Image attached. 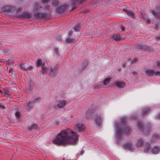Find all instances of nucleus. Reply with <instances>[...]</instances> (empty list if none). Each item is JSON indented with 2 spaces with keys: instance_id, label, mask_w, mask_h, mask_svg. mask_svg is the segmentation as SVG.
<instances>
[{
  "instance_id": "nucleus-54",
  "label": "nucleus",
  "mask_w": 160,
  "mask_h": 160,
  "mask_svg": "<svg viewBox=\"0 0 160 160\" xmlns=\"http://www.w3.org/2000/svg\"><path fill=\"white\" fill-rule=\"evenodd\" d=\"M0 93H2V91H1L0 90Z\"/></svg>"
},
{
  "instance_id": "nucleus-17",
  "label": "nucleus",
  "mask_w": 160,
  "mask_h": 160,
  "mask_svg": "<svg viewBox=\"0 0 160 160\" xmlns=\"http://www.w3.org/2000/svg\"><path fill=\"white\" fill-rule=\"evenodd\" d=\"M111 38L112 40H114L116 41H119L121 39L120 36L118 34L113 35Z\"/></svg>"
},
{
  "instance_id": "nucleus-38",
  "label": "nucleus",
  "mask_w": 160,
  "mask_h": 160,
  "mask_svg": "<svg viewBox=\"0 0 160 160\" xmlns=\"http://www.w3.org/2000/svg\"><path fill=\"white\" fill-rule=\"evenodd\" d=\"M50 9V7L48 6L47 5L44 8V11H46V10H48L49 11Z\"/></svg>"
},
{
  "instance_id": "nucleus-8",
  "label": "nucleus",
  "mask_w": 160,
  "mask_h": 160,
  "mask_svg": "<svg viewBox=\"0 0 160 160\" xmlns=\"http://www.w3.org/2000/svg\"><path fill=\"white\" fill-rule=\"evenodd\" d=\"M50 75L52 76H55L58 73V69L56 67L53 68L51 67L49 68Z\"/></svg>"
},
{
  "instance_id": "nucleus-7",
  "label": "nucleus",
  "mask_w": 160,
  "mask_h": 160,
  "mask_svg": "<svg viewBox=\"0 0 160 160\" xmlns=\"http://www.w3.org/2000/svg\"><path fill=\"white\" fill-rule=\"evenodd\" d=\"M34 16L36 19H43L47 18L48 15L46 13H35Z\"/></svg>"
},
{
  "instance_id": "nucleus-44",
  "label": "nucleus",
  "mask_w": 160,
  "mask_h": 160,
  "mask_svg": "<svg viewBox=\"0 0 160 160\" xmlns=\"http://www.w3.org/2000/svg\"><path fill=\"white\" fill-rule=\"evenodd\" d=\"M87 63L85 64L83 66V69H85V68H87Z\"/></svg>"
},
{
  "instance_id": "nucleus-48",
  "label": "nucleus",
  "mask_w": 160,
  "mask_h": 160,
  "mask_svg": "<svg viewBox=\"0 0 160 160\" xmlns=\"http://www.w3.org/2000/svg\"><path fill=\"white\" fill-rule=\"evenodd\" d=\"M69 35H71L72 34V32H70L69 33Z\"/></svg>"
},
{
  "instance_id": "nucleus-6",
  "label": "nucleus",
  "mask_w": 160,
  "mask_h": 160,
  "mask_svg": "<svg viewBox=\"0 0 160 160\" xmlns=\"http://www.w3.org/2000/svg\"><path fill=\"white\" fill-rule=\"evenodd\" d=\"M93 122L94 124H95L97 127L100 126L101 123L102 122L101 117L98 115L94 116L93 118Z\"/></svg>"
},
{
  "instance_id": "nucleus-19",
  "label": "nucleus",
  "mask_w": 160,
  "mask_h": 160,
  "mask_svg": "<svg viewBox=\"0 0 160 160\" xmlns=\"http://www.w3.org/2000/svg\"><path fill=\"white\" fill-rule=\"evenodd\" d=\"M150 148V145L148 144H146L144 146V151L146 152H148Z\"/></svg>"
},
{
  "instance_id": "nucleus-10",
  "label": "nucleus",
  "mask_w": 160,
  "mask_h": 160,
  "mask_svg": "<svg viewBox=\"0 0 160 160\" xmlns=\"http://www.w3.org/2000/svg\"><path fill=\"white\" fill-rule=\"evenodd\" d=\"M20 18H29L31 17V15L30 13L26 12H24L22 14L19 16H17Z\"/></svg>"
},
{
  "instance_id": "nucleus-28",
  "label": "nucleus",
  "mask_w": 160,
  "mask_h": 160,
  "mask_svg": "<svg viewBox=\"0 0 160 160\" xmlns=\"http://www.w3.org/2000/svg\"><path fill=\"white\" fill-rule=\"evenodd\" d=\"M37 127V126L35 124H32V126H29L28 129L30 130L34 128H36Z\"/></svg>"
},
{
  "instance_id": "nucleus-47",
  "label": "nucleus",
  "mask_w": 160,
  "mask_h": 160,
  "mask_svg": "<svg viewBox=\"0 0 160 160\" xmlns=\"http://www.w3.org/2000/svg\"><path fill=\"white\" fill-rule=\"evenodd\" d=\"M157 73H158V76H160V71H157Z\"/></svg>"
},
{
  "instance_id": "nucleus-15",
  "label": "nucleus",
  "mask_w": 160,
  "mask_h": 160,
  "mask_svg": "<svg viewBox=\"0 0 160 160\" xmlns=\"http://www.w3.org/2000/svg\"><path fill=\"white\" fill-rule=\"evenodd\" d=\"M27 65H25L24 63H20L18 66V68L20 69L22 71H26L27 70Z\"/></svg>"
},
{
  "instance_id": "nucleus-29",
  "label": "nucleus",
  "mask_w": 160,
  "mask_h": 160,
  "mask_svg": "<svg viewBox=\"0 0 160 160\" xmlns=\"http://www.w3.org/2000/svg\"><path fill=\"white\" fill-rule=\"evenodd\" d=\"M52 3L54 6H56L58 4V2L57 0H54L52 1Z\"/></svg>"
},
{
  "instance_id": "nucleus-52",
  "label": "nucleus",
  "mask_w": 160,
  "mask_h": 160,
  "mask_svg": "<svg viewBox=\"0 0 160 160\" xmlns=\"http://www.w3.org/2000/svg\"><path fill=\"white\" fill-rule=\"evenodd\" d=\"M125 118H122V120L123 121H124L125 120Z\"/></svg>"
},
{
  "instance_id": "nucleus-14",
  "label": "nucleus",
  "mask_w": 160,
  "mask_h": 160,
  "mask_svg": "<svg viewBox=\"0 0 160 160\" xmlns=\"http://www.w3.org/2000/svg\"><path fill=\"white\" fill-rule=\"evenodd\" d=\"M115 85L119 88H122L124 87L125 85V83L122 82H117L115 83Z\"/></svg>"
},
{
  "instance_id": "nucleus-46",
  "label": "nucleus",
  "mask_w": 160,
  "mask_h": 160,
  "mask_svg": "<svg viewBox=\"0 0 160 160\" xmlns=\"http://www.w3.org/2000/svg\"><path fill=\"white\" fill-rule=\"evenodd\" d=\"M157 118H158V119H160V113L159 114H158L157 116Z\"/></svg>"
},
{
  "instance_id": "nucleus-51",
  "label": "nucleus",
  "mask_w": 160,
  "mask_h": 160,
  "mask_svg": "<svg viewBox=\"0 0 160 160\" xmlns=\"http://www.w3.org/2000/svg\"><path fill=\"white\" fill-rule=\"evenodd\" d=\"M134 118H136V116H135L134 115V116H133L132 117V119H134Z\"/></svg>"
},
{
  "instance_id": "nucleus-39",
  "label": "nucleus",
  "mask_w": 160,
  "mask_h": 160,
  "mask_svg": "<svg viewBox=\"0 0 160 160\" xmlns=\"http://www.w3.org/2000/svg\"><path fill=\"white\" fill-rule=\"evenodd\" d=\"M158 138V135L156 134H155L153 136V140L155 138Z\"/></svg>"
},
{
  "instance_id": "nucleus-12",
  "label": "nucleus",
  "mask_w": 160,
  "mask_h": 160,
  "mask_svg": "<svg viewBox=\"0 0 160 160\" xmlns=\"http://www.w3.org/2000/svg\"><path fill=\"white\" fill-rule=\"evenodd\" d=\"M49 70L48 68L43 64L42 65L41 67V72L42 74H46L48 72V70Z\"/></svg>"
},
{
  "instance_id": "nucleus-1",
  "label": "nucleus",
  "mask_w": 160,
  "mask_h": 160,
  "mask_svg": "<svg viewBox=\"0 0 160 160\" xmlns=\"http://www.w3.org/2000/svg\"><path fill=\"white\" fill-rule=\"evenodd\" d=\"M74 129L68 128L62 130L60 132L53 140L55 144H65L68 143L77 144L79 141L77 132H80L85 129V126L82 123H76Z\"/></svg>"
},
{
  "instance_id": "nucleus-41",
  "label": "nucleus",
  "mask_w": 160,
  "mask_h": 160,
  "mask_svg": "<svg viewBox=\"0 0 160 160\" xmlns=\"http://www.w3.org/2000/svg\"><path fill=\"white\" fill-rule=\"evenodd\" d=\"M8 64H10L12 63H13V61H12V60H10V59L8 61Z\"/></svg>"
},
{
  "instance_id": "nucleus-22",
  "label": "nucleus",
  "mask_w": 160,
  "mask_h": 160,
  "mask_svg": "<svg viewBox=\"0 0 160 160\" xmlns=\"http://www.w3.org/2000/svg\"><path fill=\"white\" fill-rule=\"evenodd\" d=\"M66 42L67 43H71L74 42V40L73 38H70L69 37H68L66 40Z\"/></svg>"
},
{
  "instance_id": "nucleus-40",
  "label": "nucleus",
  "mask_w": 160,
  "mask_h": 160,
  "mask_svg": "<svg viewBox=\"0 0 160 160\" xmlns=\"http://www.w3.org/2000/svg\"><path fill=\"white\" fill-rule=\"evenodd\" d=\"M157 66L160 68V61H158L157 62Z\"/></svg>"
},
{
  "instance_id": "nucleus-50",
  "label": "nucleus",
  "mask_w": 160,
  "mask_h": 160,
  "mask_svg": "<svg viewBox=\"0 0 160 160\" xmlns=\"http://www.w3.org/2000/svg\"><path fill=\"white\" fill-rule=\"evenodd\" d=\"M138 47L139 48H142V47L140 45Z\"/></svg>"
},
{
  "instance_id": "nucleus-49",
  "label": "nucleus",
  "mask_w": 160,
  "mask_h": 160,
  "mask_svg": "<svg viewBox=\"0 0 160 160\" xmlns=\"http://www.w3.org/2000/svg\"><path fill=\"white\" fill-rule=\"evenodd\" d=\"M12 69H9L8 71V72H12Z\"/></svg>"
},
{
  "instance_id": "nucleus-24",
  "label": "nucleus",
  "mask_w": 160,
  "mask_h": 160,
  "mask_svg": "<svg viewBox=\"0 0 160 160\" xmlns=\"http://www.w3.org/2000/svg\"><path fill=\"white\" fill-rule=\"evenodd\" d=\"M110 80V78H106L104 81L103 82V84L104 85H106L108 83H109Z\"/></svg>"
},
{
  "instance_id": "nucleus-5",
  "label": "nucleus",
  "mask_w": 160,
  "mask_h": 160,
  "mask_svg": "<svg viewBox=\"0 0 160 160\" xmlns=\"http://www.w3.org/2000/svg\"><path fill=\"white\" fill-rule=\"evenodd\" d=\"M130 131V129L128 128H126L124 130H121L119 128L117 129L116 137L118 138H120L121 137V133L122 132H125L126 134H128Z\"/></svg>"
},
{
  "instance_id": "nucleus-30",
  "label": "nucleus",
  "mask_w": 160,
  "mask_h": 160,
  "mask_svg": "<svg viewBox=\"0 0 160 160\" xmlns=\"http://www.w3.org/2000/svg\"><path fill=\"white\" fill-rule=\"evenodd\" d=\"M54 53L56 54L57 55V56H58L59 54V52H58V49L56 48H54Z\"/></svg>"
},
{
  "instance_id": "nucleus-34",
  "label": "nucleus",
  "mask_w": 160,
  "mask_h": 160,
  "mask_svg": "<svg viewBox=\"0 0 160 160\" xmlns=\"http://www.w3.org/2000/svg\"><path fill=\"white\" fill-rule=\"evenodd\" d=\"M5 108V105L2 103H0V109H3Z\"/></svg>"
},
{
  "instance_id": "nucleus-3",
  "label": "nucleus",
  "mask_w": 160,
  "mask_h": 160,
  "mask_svg": "<svg viewBox=\"0 0 160 160\" xmlns=\"http://www.w3.org/2000/svg\"><path fill=\"white\" fill-rule=\"evenodd\" d=\"M2 11L9 14H13L15 12V8L11 6H6L2 8Z\"/></svg>"
},
{
  "instance_id": "nucleus-37",
  "label": "nucleus",
  "mask_w": 160,
  "mask_h": 160,
  "mask_svg": "<svg viewBox=\"0 0 160 160\" xmlns=\"http://www.w3.org/2000/svg\"><path fill=\"white\" fill-rule=\"evenodd\" d=\"M138 126L139 129L140 130L142 127V125L141 123L140 122H138Z\"/></svg>"
},
{
  "instance_id": "nucleus-53",
  "label": "nucleus",
  "mask_w": 160,
  "mask_h": 160,
  "mask_svg": "<svg viewBox=\"0 0 160 160\" xmlns=\"http://www.w3.org/2000/svg\"><path fill=\"white\" fill-rule=\"evenodd\" d=\"M157 38L158 39L157 40H160V37H158Z\"/></svg>"
},
{
  "instance_id": "nucleus-25",
  "label": "nucleus",
  "mask_w": 160,
  "mask_h": 160,
  "mask_svg": "<svg viewBox=\"0 0 160 160\" xmlns=\"http://www.w3.org/2000/svg\"><path fill=\"white\" fill-rule=\"evenodd\" d=\"M152 13L156 18H160V15L158 13L156 12L154 10L153 11H152Z\"/></svg>"
},
{
  "instance_id": "nucleus-23",
  "label": "nucleus",
  "mask_w": 160,
  "mask_h": 160,
  "mask_svg": "<svg viewBox=\"0 0 160 160\" xmlns=\"http://www.w3.org/2000/svg\"><path fill=\"white\" fill-rule=\"evenodd\" d=\"M149 112V108H145L142 110V115L144 116Z\"/></svg>"
},
{
  "instance_id": "nucleus-20",
  "label": "nucleus",
  "mask_w": 160,
  "mask_h": 160,
  "mask_svg": "<svg viewBox=\"0 0 160 160\" xmlns=\"http://www.w3.org/2000/svg\"><path fill=\"white\" fill-rule=\"evenodd\" d=\"M143 143L142 140V139H139L138 141V142L136 144V146L138 147H140L142 145Z\"/></svg>"
},
{
  "instance_id": "nucleus-27",
  "label": "nucleus",
  "mask_w": 160,
  "mask_h": 160,
  "mask_svg": "<svg viewBox=\"0 0 160 160\" xmlns=\"http://www.w3.org/2000/svg\"><path fill=\"white\" fill-rule=\"evenodd\" d=\"M15 11L14 13H13L12 14L14 16L16 15L17 16V14L18 13L20 12L22 10H21V9L20 8V9H18L17 10L15 8Z\"/></svg>"
},
{
  "instance_id": "nucleus-13",
  "label": "nucleus",
  "mask_w": 160,
  "mask_h": 160,
  "mask_svg": "<svg viewBox=\"0 0 160 160\" xmlns=\"http://www.w3.org/2000/svg\"><path fill=\"white\" fill-rule=\"evenodd\" d=\"M124 12L126 13L129 16L133 17H134V12L131 10H125Z\"/></svg>"
},
{
  "instance_id": "nucleus-2",
  "label": "nucleus",
  "mask_w": 160,
  "mask_h": 160,
  "mask_svg": "<svg viewBox=\"0 0 160 160\" xmlns=\"http://www.w3.org/2000/svg\"><path fill=\"white\" fill-rule=\"evenodd\" d=\"M42 2L38 3L36 2L33 6V11L37 12L39 10V9L42 8V4L43 3H47L50 2V0H42Z\"/></svg>"
},
{
  "instance_id": "nucleus-33",
  "label": "nucleus",
  "mask_w": 160,
  "mask_h": 160,
  "mask_svg": "<svg viewBox=\"0 0 160 160\" xmlns=\"http://www.w3.org/2000/svg\"><path fill=\"white\" fill-rule=\"evenodd\" d=\"M15 116L16 118H19L20 117V113L19 112L17 111L15 113Z\"/></svg>"
},
{
  "instance_id": "nucleus-43",
  "label": "nucleus",
  "mask_w": 160,
  "mask_h": 160,
  "mask_svg": "<svg viewBox=\"0 0 160 160\" xmlns=\"http://www.w3.org/2000/svg\"><path fill=\"white\" fill-rule=\"evenodd\" d=\"M137 60V58H134V59L132 61V63H134V62H136Z\"/></svg>"
},
{
  "instance_id": "nucleus-45",
  "label": "nucleus",
  "mask_w": 160,
  "mask_h": 160,
  "mask_svg": "<svg viewBox=\"0 0 160 160\" xmlns=\"http://www.w3.org/2000/svg\"><path fill=\"white\" fill-rule=\"evenodd\" d=\"M151 22V21L150 20H149V19H148L147 20H146V22L147 23V24H149Z\"/></svg>"
},
{
  "instance_id": "nucleus-11",
  "label": "nucleus",
  "mask_w": 160,
  "mask_h": 160,
  "mask_svg": "<svg viewBox=\"0 0 160 160\" xmlns=\"http://www.w3.org/2000/svg\"><path fill=\"white\" fill-rule=\"evenodd\" d=\"M67 102L64 100L58 101L57 102V106L59 108H62L66 105Z\"/></svg>"
},
{
  "instance_id": "nucleus-31",
  "label": "nucleus",
  "mask_w": 160,
  "mask_h": 160,
  "mask_svg": "<svg viewBox=\"0 0 160 160\" xmlns=\"http://www.w3.org/2000/svg\"><path fill=\"white\" fill-rule=\"evenodd\" d=\"M32 103V102H30L28 103L26 106V108H27V109H29L32 108V106L31 105Z\"/></svg>"
},
{
  "instance_id": "nucleus-26",
  "label": "nucleus",
  "mask_w": 160,
  "mask_h": 160,
  "mask_svg": "<svg viewBox=\"0 0 160 160\" xmlns=\"http://www.w3.org/2000/svg\"><path fill=\"white\" fill-rule=\"evenodd\" d=\"M80 25L79 24L77 25L74 28V30L76 32H78L80 31Z\"/></svg>"
},
{
  "instance_id": "nucleus-32",
  "label": "nucleus",
  "mask_w": 160,
  "mask_h": 160,
  "mask_svg": "<svg viewBox=\"0 0 160 160\" xmlns=\"http://www.w3.org/2000/svg\"><path fill=\"white\" fill-rule=\"evenodd\" d=\"M26 68H27V70H30V71L32 70L33 69V66H28L27 65Z\"/></svg>"
},
{
  "instance_id": "nucleus-42",
  "label": "nucleus",
  "mask_w": 160,
  "mask_h": 160,
  "mask_svg": "<svg viewBox=\"0 0 160 160\" xmlns=\"http://www.w3.org/2000/svg\"><path fill=\"white\" fill-rule=\"evenodd\" d=\"M121 28L122 29V31H124L125 30V28L124 26H122L121 27Z\"/></svg>"
},
{
  "instance_id": "nucleus-21",
  "label": "nucleus",
  "mask_w": 160,
  "mask_h": 160,
  "mask_svg": "<svg viewBox=\"0 0 160 160\" xmlns=\"http://www.w3.org/2000/svg\"><path fill=\"white\" fill-rule=\"evenodd\" d=\"M42 64V61L41 59L38 60L36 62V66L37 67L40 66Z\"/></svg>"
},
{
  "instance_id": "nucleus-9",
  "label": "nucleus",
  "mask_w": 160,
  "mask_h": 160,
  "mask_svg": "<svg viewBox=\"0 0 160 160\" xmlns=\"http://www.w3.org/2000/svg\"><path fill=\"white\" fill-rule=\"evenodd\" d=\"M68 6L66 5H63L60 7L58 8L56 10V12L58 13H61L64 12L66 10Z\"/></svg>"
},
{
  "instance_id": "nucleus-35",
  "label": "nucleus",
  "mask_w": 160,
  "mask_h": 160,
  "mask_svg": "<svg viewBox=\"0 0 160 160\" xmlns=\"http://www.w3.org/2000/svg\"><path fill=\"white\" fill-rule=\"evenodd\" d=\"M9 93L8 90L7 89H6L5 91V96H6L7 97H8L9 96Z\"/></svg>"
},
{
  "instance_id": "nucleus-36",
  "label": "nucleus",
  "mask_w": 160,
  "mask_h": 160,
  "mask_svg": "<svg viewBox=\"0 0 160 160\" xmlns=\"http://www.w3.org/2000/svg\"><path fill=\"white\" fill-rule=\"evenodd\" d=\"M40 98H35L33 101L32 102L33 103L38 102L40 100Z\"/></svg>"
},
{
  "instance_id": "nucleus-16",
  "label": "nucleus",
  "mask_w": 160,
  "mask_h": 160,
  "mask_svg": "<svg viewBox=\"0 0 160 160\" xmlns=\"http://www.w3.org/2000/svg\"><path fill=\"white\" fill-rule=\"evenodd\" d=\"M159 147L155 146L152 149V152L153 154H157L159 152Z\"/></svg>"
},
{
  "instance_id": "nucleus-18",
  "label": "nucleus",
  "mask_w": 160,
  "mask_h": 160,
  "mask_svg": "<svg viewBox=\"0 0 160 160\" xmlns=\"http://www.w3.org/2000/svg\"><path fill=\"white\" fill-rule=\"evenodd\" d=\"M124 147L126 149H128L131 151L133 149L132 145L129 143H128L124 145Z\"/></svg>"
},
{
  "instance_id": "nucleus-4",
  "label": "nucleus",
  "mask_w": 160,
  "mask_h": 160,
  "mask_svg": "<svg viewBox=\"0 0 160 160\" xmlns=\"http://www.w3.org/2000/svg\"><path fill=\"white\" fill-rule=\"evenodd\" d=\"M145 74L147 76H157V71H155L154 69H147L145 71Z\"/></svg>"
}]
</instances>
